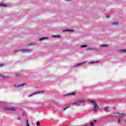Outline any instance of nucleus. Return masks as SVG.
<instances>
[{
  "label": "nucleus",
  "mask_w": 126,
  "mask_h": 126,
  "mask_svg": "<svg viewBox=\"0 0 126 126\" xmlns=\"http://www.w3.org/2000/svg\"><path fill=\"white\" fill-rule=\"evenodd\" d=\"M116 114L117 115H119V116H120V117H125V114L124 113H118Z\"/></svg>",
  "instance_id": "17"
},
{
  "label": "nucleus",
  "mask_w": 126,
  "mask_h": 126,
  "mask_svg": "<svg viewBox=\"0 0 126 126\" xmlns=\"http://www.w3.org/2000/svg\"><path fill=\"white\" fill-rule=\"evenodd\" d=\"M15 76L16 77H18V76H19V74H16Z\"/></svg>",
  "instance_id": "29"
},
{
  "label": "nucleus",
  "mask_w": 126,
  "mask_h": 126,
  "mask_svg": "<svg viewBox=\"0 0 126 126\" xmlns=\"http://www.w3.org/2000/svg\"><path fill=\"white\" fill-rule=\"evenodd\" d=\"M21 52L22 53H31V52H32V50L31 49H21Z\"/></svg>",
  "instance_id": "5"
},
{
  "label": "nucleus",
  "mask_w": 126,
  "mask_h": 126,
  "mask_svg": "<svg viewBox=\"0 0 126 126\" xmlns=\"http://www.w3.org/2000/svg\"><path fill=\"white\" fill-rule=\"evenodd\" d=\"M87 51H98V49L94 48H92V47H88L87 48Z\"/></svg>",
  "instance_id": "7"
},
{
  "label": "nucleus",
  "mask_w": 126,
  "mask_h": 126,
  "mask_svg": "<svg viewBox=\"0 0 126 126\" xmlns=\"http://www.w3.org/2000/svg\"><path fill=\"white\" fill-rule=\"evenodd\" d=\"M81 48H87V45H81Z\"/></svg>",
  "instance_id": "22"
},
{
  "label": "nucleus",
  "mask_w": 126,
  "mask_h": 126,
  "mask_svg": "<svg viewBox=\"0 0 126 126\" xmlns=\"http://www.w3.org/2000/svg\"><path fill=\"white\" fill-rule=\"evenodd\" d=\"M71 95H75V93H70L66 94L65 96H70Z\"/></svg>",
  "instance_id": "14"
},
{
  "label": "nucleus",
  "mask_w": 126,
  "mask_h": 126,
  "mask_svg": "<svg viewBox=\"0 0 126 126\" xmlns=\"http://www.w3.org/2000/svg\"><path fill=\"white\" fill-rule=\"evenodd\" d=\"M85 63H86V62H83L81 63H79L78 64L74 65V67H76V66H80V65H82L84 64Z\"/></svg>",
  "instance_id": "8"
},
{
  "label": "nucleus",
  "mask_w": 126,
  "mask_h": 126,
  "mask_svg": "<svg viewBox=\"0 0 126 126\" xmlns=\"http://www.w3.org/2000/svg\"><path fill=\"white\" fill-rule=\"evenodd\" d=\"M119 53H126V49H121L119 50Z\"/></svg>",
  "instance_id": "13"
},
{
  "label": "nucleus",
  "mask_w": 126,
  "mask_h": 126,
  "mask_svg": "<svg viewBox=\"0 0 126 126\" xmlns=\"http://www.w3.org/2000/svg\"><path fill=\"white\" fill-rule=\"evenodd\" d=\"M36 126H40V122H37L36 123Z\"/></svg>",
  "instance_id": "27"
},
{
  "label": "nucleus",
  "mask_w": 126,
  "mask_h": 126,
  "mask_svg": "<svg viewBox=\"0 0 126 126\" xmlns=\"http://www.w3.org/2000/svg\"><path fill=\"white\" fill-rule=\"evenodd\" d=\"M66 31L67 32H73V30H66Z\"/></svg>",
  "instance_id": "24"
},
{
  "label": "nucleus",
  "mask_w": 126,
  "mask_h": 126,
  "mask_svg": "<svg viewBox=\"0 0 126 126\" xmlns=\"http://www.w3.org/2000/svg\"><path fill=\"white\" fill-rule=\"evenodd\" d=\"M27 85V84L26 83H24L19 85L15 84L13 85V87H14L15 88H19V87H22V86H24L25 85Z\"/></svg>",
  "instance_id": "4"
},
{
  "label": "nucleus",
  "mask_w": 126,
  "mask_h": 126,
  "mask_svg": "<svg viewBox=\"0 0 126 126\" xmlns=\"http://www.w3.org/2000/svg\"><path fill=\"white\" fill-rule=\"evenodd\" d=\"M6 6L7 5L4 4L0 3V7H6Z\"/></svg>",
  "instance_id": "16"
},
{
  "label": "nucleus",
  "mask_w": 126,
  "mask_h": 126,
  "mask_svg": "<svg viewBox=\"0 0 126 126\" xmlns=\"http://www.w3.org/2000/svg\"><path fill=\"white\" fill-rule=\"evenodd\" d=\"M3 111H10V112H15V109L14 108H10L7 107H4L3 108Z\"/></svg>",
  "instance_id": "3"
},
{
  "label": "nucleus",
  "mask_w": 126,
  "mask_h": 126,
  "mask_svg": "<svg viewBox=\"0 0 126 126\" xmlns=\"http://www.w3.org/2000/svg\"><path fill=\"white\" fill-rule=\"evenodd\" d=\"M117 114H118V113H114L112 115V117L113 118H116V117H119V115H117Z\"/></svg>",
  "instance_id": "15"
},
{
  "label": "nucleus",
  "mask_w": 126,
  "mask_h": 126,
  "mask_svg": "<svg viewBox=\"0 0 126 126\" xmlns=\"http://www.w3.org/2000/svg\"><path fill=\"white\" fill-rule=\"evenodd\" d=\"M35 45H36V44H35L34 43H30L29 44H28V46H35Z\"/></svg>",
  "instance_id": "19"
},
{
  "label": "nucleus",
  "mask_w": 126,
  "mask_h": 126,
  "mask_svg": "<svg viewBox=\"0 0 126 126\" xmlns=\"http://www.w3.org/2000/svg\"><path fill=\"white\" fill-rule=\"evenodd\" d=\"M48 39H49V37H41L39 39V41L41 42V41H44V40H48Z\"/></svg>",
  "instance_id": "9"
},
{
  "label": "nucleus",
  "mask_w": 126,
  "mask_h": 126,
  "mask_svg": "<svg viewBox=\"0 0 126 126\" xmlns=\"http://www.w3.org/2000/svg\"><path fill=\"white\" fill-rule=\"evenodd\" d=\"M3 76V75L0 74V77H2Z\"/></svg>",
  "instance_id": "33"
},
{
  "label": "nucleus",
  "mask_w": 126,
  "mask_h": 126,
  "mask_svg": "<svg viewBox=\"0 0 126 126\" xmlns=\"http://www.w3.org/2000/svg\"><path fill=\"white\" fill-rule=\"evenodd\" d=\"M1 66H3V64H0V67H1Z\"/></svg>",
  "instance_id": "30"
},
{
  "label": "nucleus",
  "mask_w": 126,
  "mask_h": 126,
  "mask_svg": "<svg viewBox=\"0 0 126 126\" xmlns=\"http://www.w3.org/2000/svg\"><path fill=\"white\" fill-rule=\"evenodd\" d=\"M2 78H10V77L8 76H4V75H3V76H2Z\"/></svg>",
  "instance_id": "20"
},
{
  "label": "nucleus",
  "mask_w": 126,
  "mask_h": 126,
  "mask_svg": "<svg viewBox=\"0 0 126 126\" xmlns=\"http://www.w3.org/2000/svg\"><path fill=\"white\" fill-rule=\"evenodd\" d=\"M100 47L101 48H105V47H109V45L107 44H103V45H100Z\"/></svg>",
  "instance_id": "12"
},
{
  "label": "nucleus",
  "mask_w": 126,
  "mask_h": 126,
  "mask_svg": "<svg viewBox=\"0 0 126 126\" xmlns=\"http://www.w3.org/2000/svg\"><path fill=\"white\" fill-rule=\"evenodd\" d=\"M118 124L121 123V117H118Z\"/></svg>",
  "instance_id": "21"
},
{
  "label": "nucleus",
  "mask_w": 126,
  "mask_h": 126,
  "mask_svg": "<svg viewBox=\"0 0 126 126\" xmlns=\"http://www.w3.org/2000/svg\"><path fill=\"white\" fill-rule=\"evenodd\" d=\"M111 25H112L113 26H117V25H119V23L113 22V23H112Z\"/></svg>",
  "instance_id": "11"
},
{
  "label": "nucleus",
  "mask_w": 126,
  "mask_h": 126,
  "mask_svg": "<svg viewBox=\"0 0 126 126\" xmlns=\"http://www.w3.org/2000/svg\"><path fill=\"white\" fill-rule=\"evenodd\" d=\"M90 126H94V122H91L90 124Z\"/></svg>",
  "instance_id": "23"
},
{
  "label": "nucleus",
  "mask_w": 126,
  "mask_h": 126,
  "mask_svg": "<svg viewBox=\"0 0 126 126\" xmlns=\"http://www.w3.org/2000/svg\"><path fill=\"white\" fill-rule=\"evenodd\" d=\"M105 112H110V108H109V107H105L104 109Z\"/></svg>",
  "instance_id": "10"
},
{
  "label": "nucleus",
  "mask_w": 126,
  "mask_h": 126,
  "mask_svg": "<svg viewBox=\"0 0 126 126\" xmlns=\"http://www.w3.org/2000/svg\"><path fill=\"white\" fill-rule=\"evenodd\" d=\"M52 37L54 38H61V35H52Z\"/></svg>",
  "instance_id": "18"
},
{
  "label": "nucleus",
  "mask_w": 126,
  "mask_h": 126,
  "mask_svg": "<svg viewBox=\"0 0 126 126\" xmlns=\"http://www.w3.org/2000/svg\"><path fill=\"white\" fill-rule=\"evenodd\" d=\"M85 100L84 99H79L77 100V102H73L72 103L73 105H76V106H79L80 105V103H84Z\"/></svg>",
  "instance_id": "2"
},
{
  "label": "nucleus",
  "mask_w": 126,
  "mask_h": 126,
  "mask_svg": "<svg viewBox=\"0 0 126 126\" xmlns=\"http://www.w3.org/2000/svg\"><path fill=\"white\" fill-rule=\"evenodd\" d=\"M89 102L91 104H93L94 107L93 108V111L94 112H98V105H97V103L94 100H89Z\"/></svg>",
  "instance_id": "1"
},
{
  "label": "nucleus",
  "mask_w": 126,
  "mask_h": 126,
  "mask_svg": "<svg viewBox=\"0 0 126 126\" xmlns=\"http://www.w3.org/2000/svg\"><path fill=\"white\" fill-rule=\"evenodd\" d=\"M17 120H20V118L17 117Z\"/></svg>",
  "instance_id": "32"
},
{
  "label": "nucleus",
  "mask_w": 126,
  "mask_h": 126,
  "mask_svg": "<svg viewBox=\"0 0 126 126\" xmlns=\"http://www.w3.org/2000/svg\"><path fill=\"white\" fill-rule=\"evenodd\" d=\"M99 63V62L96 61V62H91L89 63Z\"/></svg>",
  "instance_id": "25"
},
{
  "label": "nucleus",
  "mask_w": 126,
  "mask_h": 126,
  "mask_svg": "<svg viewBox=\"0 0 126 126\" xmlns=\"http://www.w3.org/2000/svg\"><path fill=\"white\" fill-rule=\"evenodd\" d=\"M68 108H69V107H66L65 108L63 109V111H65V110H66V109H68Z\"/></svg>",
  "instance_id": "28"
},
{
  "label": "nucleus",
  "mask_w": 126,
  "mask_h": 126,
  "mask_svg": "<svg viewBox=\"0 0 126 126\" xmlns=\"http://www.w3.org/2000/svg\"><path fill=\"white\" fill-rule=\"evenodd\" d=\"M27 126H30V125H29V123L28 122V120H27Z\"/></svg>",
  "instance_id": "26"
},
{
  "label": "nucleus",
  "mask_w": 126,
  "mask_h": 126,
  "mask_svg": "<svg viewBox=\"0 0 126 126\" xmlns=\"http://www.w3.org/2000/svg\"><path fill=\"white\" fill-rule=\"evenodd\" d=\"M94 123H96V122H97V120H94Z\"/></svg>",
  "instance_id": "34"
},
{
  "label": "nucleus",
  "mask_w": 126,
  "mask_h": 126,
  "mask_svg": "<svg viewBox=\"0 0 126 126\" xmlns=\"http://www.w3.org/2000/svg\"><path fill=\"white\" fill-rule=\"evenodd\" d=\"M106 18H109V17H110V16L107 15V16H106Z\"/></svg>",
  "instance_id": "31"
},
{
  "label": "nucleus",
  "mask_w": 126,
  "mask_h": 126,
  "mask_svg": "<svg viewBox=\"0 0 126 126\" xmlns=\"http://www.w3.org/2000/svg\"><path fill=\"white\" fill-rule=\"evenodd\" d=\"M66 0L67 1H69V0Z\"/></svg>",
  "instance_id": "35"
},
{
  "label": "nucleus",
  "mask_w": 126,
  "mask_h": 126,
  "mask_svg": "<svg viewBox=\"0 0 126 126\" xmlns=\"http://www.w3.org/2000/svg\"><path fill=\"white\" fill-rule=\"evenodd\" d=\"M41 93H44V91H39L36 93H34L33 94H31L29 95V97H32V96H34V95H36V94H40Z\"/></svg>",
  "instance_id": "6"
}]
</instances>
